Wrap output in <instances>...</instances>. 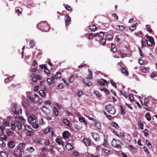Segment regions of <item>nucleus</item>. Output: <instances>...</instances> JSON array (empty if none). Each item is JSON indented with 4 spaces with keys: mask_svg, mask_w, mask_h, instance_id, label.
Returning a JSON list of instances; mask_svg holds the SVG:
<instances>
[{
    "mask_svg": "<svg viewBox=\"0 0 157 157\" xmlns=\"http://www.w3.org/2000/svg\"><path fill=\"white\" fill-rule=\"evenodd\" d=\"M65 20L66 26H68L69 23L71 21V18L68 15H67L65 16Z\"/></svg>",
    "mask_w": 157,
    "mask_h": 157,
    "instance_id": "nucleus-10",
    "label": "nucleus"
},
{
    "mask_svg": "<svg viewBox=\"0 0 157 157\" xmlns=\"http://www.w3.org/2000/svg\"><path fill=\"white\" fill-rule=\"evenodd\" d=\"M79 121L80 122H83L86 125V121H85L84 119L83 118L81 117H79Z\"/></svg>",
    "mask_w": 157,
    "mask_h": 157,
    "instance_id": "nucleus-42",
    "label": "nucleus"
},
{
    "mask_svg": "<svg viewBox=\"0 0 157 157\" xmlns=\"http://www.w3.org/2000/svg\"><path fill=\"white\" fill-rule=\"evenodd\" d=\"M29 119L30 122L32 124L35 123L36 122V117L33 115L29 117Z\"/></svg>",
    "mask_w": 157,
    "mask_h": 157,
    "instance_id": "nucleus-12",
    "label": "nucleus"
},
{
    "mask_svg": "<svg viewBox=\"0 0 157 157\" xmlns=\"http://www.w3.org/2000/svg\"><path fill=\"white\" fill-rule=\"evenodd\" d=\"M29 45L30 46V47H32L34 46L35 45V42L33 40H30Z\"/></svg>",
    "mask_w": 157,
    "mask_h": 157,
    "instance_id": "nucleus-44",
    "label": "nucleus"
},
{
    "mask_svg": "<svg viewBox=\"0 0 157 157\" xmlns=\"http://www.w3.org/2000/svg\"><path fill=\"white\" fill-rule=\"evenodd\" d=\"M106 111L111 114H114L115 113L116 110L113 106L111 105H107L105 107Z\"/></svg>",
    "mask_w": 157,
    "mask_h": 157,
    "instance_id": "nucleus-5",
    "label": "nucleus"
},
{
    "mask_svg": "<svg viewBox=\"0 0 157 157\" xmlns=\"http://www.w3.org/2000/svg\"><path fill=\"white\" fill-rule=\"evenodd\" d=\"M44 72L45 73L47 74L48 76H50V74L49 73V70L48 69L47 67L46 69H44Z\"/></svg>",
    "mask_w": 157,
    "mask_h": 157,
    "instance_id": "nucleus-45",
    "label": "nucleus"
},
{
    "mask_svg": "<svg viewBox=\"0 0 157 157\" xmlns=\"http://www.w3.org/2000/svg\"><path fill=\"white\" fill-rule=\"evenodd\" d=\"M117 26L119 27V29L121 30H123L125 29V27L123 25H118Z\"/></svg>",
    "mask_w": 157,
    "mask_h": 157,
    "instance_id": "nucleus-60",
    "label": "nucleus"
},
{
    "mask_svg": "<svg viewBox=\"0 0 157 157\" xmlns=\"http://www.w3.org/2000/svg\"><path fill=\"white\" fill-rule=\"evenodd\" d=\"M40 67L42 69H46L47 68V67L45 65H40Z\"/></svg>",
    "mask_w": 157,
    "mask_h": 157,
    "instance_id": "nucleus-64",
    "label": "nucleus"
},
{
    "mask_svg": "<svg viewBox=\"0 0 157 157\" xmlns=\"http://www.w3.org/2000/svg\"><path fill=\"white\" fill-rule=\"evenodd\" d=\"M121 113L122 114H124V109H123L121 105H120Z\"/></svg>",
    "mask_w": 157,
    "mask_h": 157,
    "instance_id": "nucleus-62",
    "label": "nucleus"
},
{
    "mask_svg": "<svg viewBox=\"0 0 157 157\" xmlns=\"http://www.w3.org/2000/svg\"><path fill=\"white\" fill-rule=\"evenodd\" d=\"M121 70L122 74L125 75H128V73L126 69L124 67H121Z\"/></svg>",
    "mask_w": 157,
    "mask_h": 157,
    "instance_id": "nucleus-17",
    "label": "nucleus"
},
{
    "mask_svg": "<svg viewBox=\"0 0 157 157\" xmlns=\"http://www.w3.org/2000/svg\"><path fill=\"white\" fill-rule=\"evenodd\" d=\"M0 155L1 157H7V155L6 153L4 151H2L0 152Z\"/></svg>",
    "mask_w": 157,
    "mask_h": 157,
    "instance_id": "nucleus-32",
    "label": "nucleus"
},
{
    "mask_svg": "<svg viewBox=\"0 0 157 157\" xmlns=\"http://www.w3.org/2000/svg\"><path fill=\"white\" fill-rule=\"evenodd\" d=\"M56 142L59 145H63V142L59 139H57Z\"/></svg>",
    "mask_w": 157,
    "mask_h": 157,
    "instance_id": "nucleus-40",
    "label": "nucleus"
},
{
    "mask_svg": "<svg viewBox=\"0 0 157 157\" xmlns=\"http://www.w3.org/2000/svg\"><path fill=\"white\" fill-rule=\"evenodd\" d=\"M121 143V142L119 140H116L115 139H113L112 141L111 144L114 147L120 149L121 148L120 146Z\"/></svg>",
    "mask_w": 157,
    "mask_h": 157,
    "instance_id": "nucleus-4",
    "label": "nucleus"
},
{
    "mask_svg": "<svg viewBox=\"0 0 157 157\" xmlns=\"http://www.w3.org/2000/svg\"><path fill=\"white\" fill-rule=\"evenodd\" d=\"M50 143L48 140H46L44 142L45 145L46 146H48L50 144Z\"/></svg>",
    "mask_w": 157,
    "mask_h": 157,
    "instance_id": "nucleus-58",
    "label": "nucleus"
},
{
    "mask_svg": "<svg viewBox=\"0 0 157 157\" xmlns=\"http://www.w3.org/2000/svg\"><path fill=\"white\" fill-rule=\"evenodd\" d=\"M8 146L11 148H13L14 147L15 143L12 141H9L8 143Z\"/></svg>",
    "mask_w": 157,
    "mask_h": 157,
    "instance_id": "nucleus-15",
    "label": "nucleus"
},
{
    "mask_svg": "<svg viewBox=\"0 0 157 157\" xmlns=\"http://www.w3.org/2000/svg\"><path fill=\"white\" fill-rule=\"evenodd\" d=\"M74 80V76L73 75H71L70 78L69 79V81L70 82H72Z\"/></svg>",
    "mask_w": 157,
    "mask_h": 157,
    "instance_id": "nucleus-57",
    "label": "nucleus"
},
{
    "mask_svg": "<svg viewBox=\"0 0 157 157\" xmlns=\"http://www.w3.org/2000/svg\"><path fill=\"white\" fill-rule=\"evenodd\" d=\"M149 103V102L148 101V99L147 98H145L144 100V105L146 106H147L148 104Z\"/></svg>",
    "mask_w": 157,
    "mask_h": 157,
    "instance_id": "nucleus-41",
    "label": "nucleus"
},
{
    "mask_svg": "<svg viewBox=\"0 0 157 157\" xmlns=\"http://www.w3.org/2000/svg\"><path fill=\"white\" fill-rule=\"evenodd\" d=\"M89 29L92 31H95L97 29L96 26L95 25L89 26Z\"/></svg>",
    "mask_w": 157,
    "mask_h": 157,
    "instance_id": "nucleus-21",
    "label": "nucleus"
},
{
    "mask_svg": "<svg viewBox=\"0 0 157 157\" xmlns=\"http://www.w3.org/2000/svg\"><path fill=\"white\" fill-rule=\"evenodd\" d=\"M83 142L85 145L86 146H88L90 144V140L88 139H83Z\"/></svg>",
    "mask_w": 157,
    "mask_h": 157,
    "instance_id": "nucleus-20",
    "label": "nucleus"
},
{
    "mask_svg": "<svg viewBox=\"0 0 157 157\" xmlns=\"http://www.w3.org/2000/svg\"><path fill=\"white\" fill-rule=\"evenodd\" d=\"M89 74L87 76L86 78L88 79H91L92 78V73L90 71H88Z\"/></svg>",
    "mask_w": 157,
    "mask_h": 157,
    "instance_id": "nucleus-23",
    "label": "nucleus"
},
{
    "mask_svg": "<svg viewBox=\"0 0 157 157\" xmlns=\"http://www.w3.org/2000/svg\"><path fill=\"white\" fill-rule=\"evenodd\" d=\"M95 125L97 128L100 129L101 128L100 123L99 122H96L94 124Z\"/></svg>",
    "mask_w": 157,
    "mask_h": 157,
    "instance_id": "nucleus-28",
    "label": "nucleus"
},
{
    "mask_svg": "<svg viewBox=\"0 0 157 157\" xmlns=\"http://www.w3.org/2000/svg\"><path fill=\"white\" fill-rule=\"evenodd\" d=\"M97 35V34H94L93 33H90L88 35V39H91L95 36H96Z\"/></svg>",
    "mask_w": 157,
    "mask_h": 157,
    "instance_id": "nucleus-36",
    "label": "nucleus"
},
{
    "mask_svg": "<svg viewBox=\"0 0 157 157\" xmlns=\"http://www.w3.org/2000/svg\"><path fill=\"white\" fill-rule=\"evenodd\" d=\"M25 144L23 143H20L17 147V149L20 151H22L25 148Z\"/></svg>",
    "mask_w": 157,
    "mask_h": 157,
    "instance_id": "nucleus-11",
    "label": "nucleus"
},
{
    "mask_svg": "<svg viewBox=\"0 0 157 157\" xmlns=\"http://www.w3.org/2000/svg\"><path fill=\"white\" fill-rule=\"evenodd\" d=\"M51 127H47L46 129L44 130V133H48L50 130Z\"/></svg>",
    "mask_w": 157,
    "mask_h": 157,
    "instance_id": "nucleus-33",
    "label": "nucleus"
},
{
    "mask_svg": "<svg viewBox=\"0 0 157 157\" xmlns=\"http://www.w3.org/2000/svg\"><path fill=\"white\" fill-rule=\"evenodd\" d=\"M129 98L130 99V101H132L134 100V98L133 97L132 94H130L129 95Z\"/></svg>",
    "mask_w": 157,
    "mask_h": 157,
    "instance_id": "nucleus-54",
    "label": "nucleus"
},
{
    "mask_svg": "<svg viewBox=\"0 0 157 157\" xmlns=\"http://www.w3.org/2000/svg\"><path fill=\"white\" fill-rule=\"evenodd\" d=\"M146 41L147 44L148 46H151L153 44H154V40L152 37L151 36H147Z\"/></svg>",
    "mask_w": 157,
    "mask_h": 157,
    "instance_id": "nucleus-6",
    "label": "nucleus"
},
{
    "mask_svg": "<svg viewBox=\"0 0 157 157\" xmlns=\"http://www.w3.org/2000/svg\"><path fill=\"white\" fill-rule=\"evenodd\" d=\"M100 42L101 44L103 45H104L106 43L105 40L104 38H102L101 39L100 41Z\"/></svg>",
    "mask_w": 157,
    "mask_h": 157,
    "instance_id": "nucleus-48",
    "label": "nucleus"
},
{
    "mask_svg": "<svg viewBox=\"0 0 157 157\" xmlns=\"http://www.w3.org/2000/svg\"><path fill=\"white\" fill-rule=\"evenodd\" d=\"M11 129H13V130H14L16 126L15 124V122L14 121H11Z\"/></svg>",
    "mask_w": 157,
    "mask_h": 157,
    "instance_id": "nucleus-27",
    "label": "nucleus"
},
{
    "mask_svg": "<svg viewBox=\"0 0 157 157\" xmlns=\"http://www.w3.org/2000/svg\"><path fill=\"white\" fill-rule=\"evenodd\" d=\"M15 121L17 123V127L19 130H20L24 125L25 120L23 118L17 116L15 117Z\"/></svg>",
    "mask_w": 157,
    "mask_h": 157,
    "instance_id": "nucleus-1",
    "label": "nucleus"
},
{
    "mask_svg": "<svg viewBox=\"0 0 157 157\" xmlns=\"http://www.w3.org/2000/svg\"><path fill=\"white\" fill-rule=\"evenodd\" d=\"M136 23L133 25L131 27H130L129 29L130 30L133 31L136 28Z\"/></svg>",
    "mask_w": 157,
    "mask_h": 157,
    "instance_id": "nucleus-38",
    "label": "nucleus"
},
{
    "mask_svg": "<svg viewBox=\"0 0 157 157\" xmlns=\"http://www.w3.org/2000/svg\"><path fill=\"white\" fill-rule=\"evenodd\" d=\"M100 89L101 91H104L106 94H109V91L105 88L103 87L102 88H100Z\"/></svg>",
    "mask_w": 157,
    "mask_h": 157,
    "instance_id": "nucleus-35",
    "label": "nucleus"
},
{
    "mask_svg": "<svg viewBox=\"0 0 157 157\" xmlns=\"http://www.w3.org/2000/svg\"><path fill=\"white\" fill-rule=\"evenodd\" d=\"M124 136V134L123 132H121L119 133V134H118V135H117V136H118L120 137H123Z\"/></svg>",
    "mask_w": 157,
    "mask_h": 157,
    "instance_id": "nucleus-56",
    "label": "nucleus"
},
{
    "mask_svg": "<svg viewBox=\"0 0 157 157\" xmlns=\"http://www.w3.org/2000/svg\"><path fill=\"white\" fill-rule=\"evenodd\" d=\"M92 136L93 137L96 141H97L99 140V136L98 134L96 133H92Z\"/></svg>",
    "mask_w": 157,
    "mask_h": 157,
    "instance_id": "nucleus-19",
    "label": "nucleus"
},
{
    "mask_svg": "<svg viewBox=\"0 0 157 157\" xmlns=\"http://www.w3.org/2000/svg\"><path fill=\"white\" fill-rule=\"evenodd\" d=\"M82 81L85 85L89 87L92 85V83L90 81H85L84 79H83Z\"/></svg>",
    "mask_w": 157,
    "mask_h": 157,
    "instance_id": "nucleus-24",
    "label": "nucleus"
},
{
    "mask_svg": "<svg viewBox=\"0 0 157 157\" xmlns=\"http://www.w3.org/2000/svg\"><path fill=\"white\" fill-rule=\"evenodd\" d=\"M56 75L52 74L50 78H47V81L49 85H51L52 83L54 82V79L56 78Z\"/></svg>",
    "mask_w": 157,
    "mask_h": 157,
    "instance_id": "nucleus-9",
    "label": "nucleus"
},
{
    "mask_svg": "<svg viewBox=\"0 0 157 157\" xmlns=\"http://www.w3.org/2000/svg\"><path fill=\"white\" fill-rule=\"evenodd\" d=\"M39 124L40 125H44L45 124V123L44 122L43 119L41 118L39 121Z\"/></svg>",
    "mask_w": 157,
    "mask_h": 157,
    "instance_id": "nucleus-59",
    "label": "nucleus"
},
{
    "mask_svg": "<svg viewBox=\"0 0 157 157\" xmlns=\"http://www.w3.org/2000/svg\"><path fill=\"white\" fill-rule=\"evenodd\" d=\"M12 111L16 114L21 113L22 110L21 107L16 104L12 105L11 107Z\"/></svg>",
    "mask_w": 157,
    "mask_h": 157,
    "instance_id": "nucleus-2",
    "label": "nucleus"
},
{
    "mask_svg": "<svg viewBox=\"0 0 157 157\" xmlns=\"http://www.w3.org/2000/svg\"><path fill=\"white\" fill-rule=\"evenodd\" d=\"M143 132L144 133V135L146 136H147L148 134V130L146 129H145L143 131Z\"/></svg>",
    "mask_w": 157,
    "mask_h": 157,
    "instance_id": "nucleus-55",
    "label": "nucleus"
},
{
    "mask_svg": "<svg viewBox=\"0 0 157 157\" xmlns=\"http://www.w3.org/2000/svg\"><path fill=\"white\" fill-rule=\"evenodd\" d=\"M0 138L2 140H6L7 139L6 136L3 134L1 135H0Z\"/></svg>",
    "mask_w": 157,
    "mask_h": 157,
    "instance_id": "nucleus-34",
    "label": "nucleus"
},
{
    "mask_svg": "<svg viewBox=\"0 0 157 157\" xmlns=\"http://www.w3.org/2000/svg\"><path fill=\"white\" fill-rule=\"evenodd\" d=\"M43 112L47 115H48L50 111V109L47 107L43 106L42 109Z\"/></svg>",
    "mask_w": 157,
    "mask_h": 157,
    "instance_id": "nucleus-13",
    "label": "nucleus"
},
{
    "mask_svg": "<svg viewBox=\"0 0 157 157\" xmlns=\"http://www.w3.org/2000/svg\"><path fill=\"white\" fill-rule=\"evenodd\" d=\"M5 146V144L4 143L2 140H0V147H4Z\"/></svg>",
    "mask_w": 157,
    "mask_h": 157,
    "instance_id": "nucleus-51",
    "label": "nucleus"
},
{
    "mask_svg": "<svg viewBox=\"0 0 157 157\" xmlns=\"http://www.w3.org/2000/svg\"><path fill=\"white\" fill-rule=\"evenodd\" d=\"M63 123L66 125H69V122L67 120L64 119H63Z\"/></svg>",
    "mask_w": 157,
    "mask_h": 157,
    "instance_id": "nucleus-46",
    "label": "nucleus"
},
{
    "mask_svg": "<svg viewBox=\"0 0 157 157\" xmlns=\"http://www.w3.org/2000/svg\"><path fill=\"white\" fill-rule=\"evenodd\" d=\"M32 125L33 127L34 128H37L39 127V124H33Z\"/></svg>",
    "mask_w": 157,
    "mask_h": 157,
    "instance_id": "nucleus-61",
    "label": "nucleus"
},
{
    "mask_svg": "<svg viewBox=\"0 0 157 157\" xmlns=\"http://www.w3.org/2000/svg\"><path fill=\"white\" fill-rule=\"evenodd\" d=\"M53 112L55 115L57 116L58 115V112L57 109H56V107H53Z\"/></svg>",
    "mask_w": 157,
    "mask_h": 157,
    "instance_id": "nucleus-31",
    "label": "nucleus"
},
{
    "mask_svg": "<svg viewBox=\"0 0 157 157\" xmlns=\"http://www.w3.org/2000/svg\"><path fill=\"white\" fill-rule=\"evenodd\" d=\"M53 147L52 145L50 146V148L49 149H48L47 151L51 153H54V151L53 150Z\"/></svg>",
    "mask_w": 157,
    "mask_h": 157,
    "instance_id": "nucleus-39",
    "label": "nucleus"
},
{
    "mask_svg": "<svg viewBox=\"0 0 157 157\" xmlns=\"http://www.w3.org/2000/svg\"><path fill=\"white\" fill-rule=\"evenodd\" d=\"M35 141L37 144H40L41 142V140L38 139H36L35 140Z\"/></svg>",
    "mask_w": 157,
    "mask_h": 157,
    "instance_id": "nucleus-63",
    "label": "nucleus"
},
{
    "mask_svg": "<svg viewBox=\"0 0 157 157\" xmlns=\"http://www.w3.org/2000/svg\"><path fill=\"white\" fill-rule=\"evenodd\" d=\"M121 93L125 98H127L128 97L127 94L125 93V92L124 91H121Z\"/></svg>",
    "mask_w": 157,
    "mask_h": 157,
    "instance_id": "nucleus-53",
    "label": "nucleus"
},
{
    "mask_svg": "<svg viewBox=\"0 0 157 157\" xmlns=\"http://www.w3.org/2000/svg\"><path fill=\"white\" fill-rule=\"evenodd\" d=\"M145 143L147 145V146L149 148H151L152 147L151 144L149 142V141H148L147 140H146L145 141Z\"/></svg>",
    "mask_w": 157,
    "mask_h": 157,
    "instance_id": "nucleus-37",
    "label": "nucleus"
},
{
    "mask_svg": "<svg viewBox=\"0 0 157 157\" xmlns=\"http://www.w3.org/2000/svg\"><path fill=\"white\" fill-rule=\"evenodd\" d=\"M9 122L3 120L1 124V126H0V129L3 132V130L5 129V127L9 126Z\"/></svg>",
    "mask_w": 157,
    "mask_h": 157,
    "instance_id": "nucleus-8",
    "label": "nucleus"
},
{
    "mask_svg": "<svg viewBox=\"0 0 157 157\" xmlns=\"http://www.w3.org/2000/svg\"><path fill=\"white\" fill-rule=\"evenodd\" d=\"M138 125L140 127V129L141 130L144 129L143 124L140 122H138Z\"/></svg>",
    "mask_w": 157,
    "mask_h": 157,
    "instance_id": "nucleus-43",
    "label": "nucleus"
},
{
    "mask_svg": "<svg viewBox=\"0 0 157 157\" xmlns=\"http://www.w3.org/2000/svg\"><path fill=\"white\" fill-rule=\"evenodd\" d=\"M145 117L147 119V120L148 121H150L151 119V117L149 113H147L146 114H145Z\"/></svg>",
    "mask_w": 157,
    "mask_h": 157,
    "instance_id": "nucleus-30",
    "label": "nucleus"
},
{
    "mask_svg": "<svg viewBox=\"0 0 157 157\" xmlns=\"http://www.w3.org/2000/svg\"><path fill=\"white\" fill-rule=\"evenodd\" d=\"M99 36L102 37L104 35V33L102 32H100L99 33H96Z\"/></svg>",
    "mask_w": 157,
    "mask_h": 157,
    "instance_id": "nucleus-50",
    "label": "nucleus"
},
{
    "mask_svg": "<svg viewBox=\"0 0 157 157\" xmlns=\"http://www.w3.org/2000/svg\"><path fill=\"white\" fill-rule=\"evenodd\" d=\"M30 78L31 79L33 82H36V80H40L41 79V77L40 76V75H36L34 74H32L30 75Z\"/></svg>",
    "mask_w": 157,
    "mask_h": 157,
    "instance_id": "nucleus-7",
    "label": "nucleus"
},
{
    "mask_svg": "<svg viewBox=\"0 0 157 157\" xmlns=\"http://www.w3.org/2000/svg\"><path fill=\"white\" fill-rule=\"evenodd\" d=\"M69 136V132L67 131H65L63 133V136L64 138H67Z\"/></svg>",
    "mask_w": 157,
    "mask_h": 157,
    "instance_id": "nucleus-18",
    "label": "nucleus"
},
{
    "mask_svg": "<svg viewBox=\"0 0 157 157\" xmlns=\"http://www.w3.org/2000/svg\"><path fill=\"white\" fill-rule=\"evenodd\" d=\"M23 127L24 128L26 131L25 134L28 136H32L34 135V132L31 127L27 125H24Z\"/></svg>",
    "mask_w": 157,
    "mask_h": 157,
    "instance_id": "nucleus-3",
    "label": "nucleus"
},
{
    "mask_svg": "<svg viewBox=\"0 0 157 157\" xmlns=\"http://www.w3.org/2000/svg\"><path fill=\"white\" fill-rule=\"evenodd\" d=\"M26 150L29 152L31 153L34 151V149L32 147H29L27 148L26 149Z\"/></svg>",
    "mask_w": 157,
    "mask_h": 157,
    "instance_id": "nucleus-25",
    "label": "nucleus"
},
{
    "mask_svg": "<svg viewBox=\"0 0 157 157\" xmlns=\"http://www.w3.org/2000/svg\"><path fill=\"white\" fill-rule=\"evenodd\" d=\"M22 105L23 107H27L29 106V103L28 101H24L22 102Z\"/></svg>",
    "mask_w": 157,
    "mask_h": 157,
    "instance_id": "nucleus-22",
    "label": "nucleus"
},
{
    "mask_svg": "<svg viewBox=\"0 0 157 157\" xmlns=\"http://www.w3.org/2000/svg\"><path fill=\"white\" fill-rule=\"evenodd\" d=\"M98 82L100 85L102 86L104 85V83L108 84L107 81L103 79H102L100 80H98Z\"/></svg>",
    "mask_w": 157,
    "mask_h": 157,
    "instance_id": "nucleus-16",
    "label": "nucleus"
},
{
    "mask_svg": "<svg viewBox=\"0 0 157 157\" xmlns=\"http://www.w3.org/2000/svg\"><path fill=\"white\" fill-rule=\"evenodd\" d=\"M111 125L116 128H119V126L118 124L115 122H112L111 123Z\"/></svg>",
    "mask_w": 157,
    "mask_h": 157,
    "instance_id": "nucleus-29",
    "label": "nucleus"
},
{
    "mask_svg": "<svg viewBox=\"0 0 157 157\" xmlns=\"http://www.w3.org/2000/svg\"><path fill=\"white\" fill-rule=\"evenodd\" d=\"M56 75V78H60L61 77V72H57Z\"/></svg>",
    "mask_w": 157,
    "mask_h": 157,
    "instance_id": "nucleus-49",
    "label": "nucleus"
},
{
    "mask_svg": "<svg viewBox=\"0 0 157 157\" xmlns=\"http://www.w3.org/2000/svg\"><path fill=\"white\" fill-rule=\"evenodd\" d=\"M39 94L42 97L44 98L45 96V92L42 90H40L39 91Z\"/></svg>",
    "mask_w": 157,
    "mask_h": 157,
    "instance_id": "nucleus-26",
    "label": "nucleus"
},
{
    "mask_svg": "<svg viewBox=\"0 0 157 157\" xmlns=\"http://www.w3.org/2000/svg\"><path fill=\"white\" fill-rule=\"evenodd\" d=\"M94 94L98 97H101V95L99 94V93L98 91H95L94 92Z\"/></svg>",
    "mask_w": 157,
    "mask_h": 157,
    "instance_id": "nucleus-52",
    "label": "nucleus"
},
{
    "mask_svg": "<svg viewBox=\"0 0 157 157\" xmlns=\"http://www.w3.org/2000/svg\"><path fill=\"white\" fill-rule=\"evenodd\" d=\"M112 38V36L111 35H107L106 37V40H111Z\"/></svg>",
    "mask_w": 157,
    "mask_h": 157,
    "instance_id": "nucleus-47",
    "label": "nucleus"
},
{
    "mask_svg": "<svg viewBox=\"0 0 157 157\" xmlns=\"http://www.w3.org/2000/svg\"><path fill=\"white\" fill-rule=\"evenodd\" d=\"M73 144L72 143H67L66 146V147L68 150H71L73 148Z\"/></svg>",
    "mask_w": 157,
    "mask_h": 157,
    "instance_id": "nucleus-14",
    "label": "nucleus"
}]
</instances>
